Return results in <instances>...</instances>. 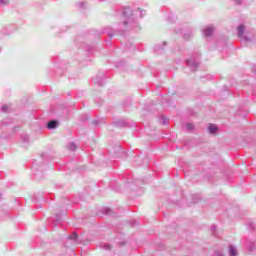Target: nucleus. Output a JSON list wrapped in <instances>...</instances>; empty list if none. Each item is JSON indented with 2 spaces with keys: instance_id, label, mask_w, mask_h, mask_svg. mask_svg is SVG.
I'll list each match as a JSON object with an SVG mask.
<instances>
[{
  "instance_id": "nucleus-6",
  "label": "nucleus",
  "mask_w": 256,
  "mask_h": 256,
  "mask_svg": "<svg viewBox=\"0 0 256 256\" xmlns=\"http://www.w3.org/2000/svg\"><path fill=\"white\" fill-rule=\"evenodd\" d=\"M69 239H77V232H73Z\"/></svg>"
},
{
  "instance_id": "nucleus-7",
  "label": "nucleus",
  "mask_w": 256,
  "mask_h": 256,
  "mask_svg": "<svg viewBox=\"0 0 256 256\" xmlns=\"http://www.w3.org/2000/svg\"><path fill=\"white\" fill-rule=\"evenodd\" d=\"M186 129H188V131H191V129H193V124H187Z\"/></svg>"
},
{
  "instance_id": "nucleus-3",
  "label": "nucleus",
  "mask_w": 256,
  "mask_h": 256,
  "mask_svg": "<svg viewBox=\"0 0 256 256\" xmlns=\"http://www.w3.org/2000/svg\"><path fill=\"white\" fill-rule=\"evenodd\" d=\"M245 31V26H239L238 27V35L239 37H243V32Z\"/></svg>"
},
{
  "instance_id": "nucleus-1",
  "label": "nucleus",
  "mask_w": 256,
  "mask_h": 256,
  "mask_svg": "<svg viewBox=\"0 0 256 256\" xmlns=\"http://www.w3.org/2000/svg\"><path fill=\"white\" fill-rule=\"evenodd\" d=\"M47 127H48V129H55V127H57V121L52 120V121L48 122Z\"/></svg>"
},
{
  "instance_id": "nucleus-8",
  "label": "nucleus",
  "mask_w": 256,
  "mask_h": 256,
  "mask_svg": "<svg viewBox=\"0 0 256 256\" xmlns=\"http://www.w3.org/2000/svg\"><path fill=\"white\" fill-rule=\"evenodd\" d=\"M1 3H3L4 5H7V3H9V0H1Z\"/></svg>"
},
{
  "instance_id": "nucleus-5",
  "label": "nucleus",
  "mask_w": 256,
  "mask_h": 256,
  "mask_svg": "<svg viewBox=\"0 0 256 256\" xmlns=\"http://www.w3.org/2000/svg\"><path fill=\"white\" fill-rule=\"evenodd\" d=\"M213 33V28H207L206 30H205V35L207 36V37H209V35H211Z\"/></svg>"
},
{
  "instance_id": "nucleus-2",
  "label": "nucleus",
  "mask_w": 256,
  "mask_h": 256,
  "mask_svg": "<svg viewBox=\"0 0 256 256\" xmlns=\"http://www.w3.org/2000/svg\"><path fill=\"white\" fill-rule=\"evenodd\" d=\"M208 131L209 133H215V131H217V127L214 124H210L208 126Z\"/></svg>"
},
{
  "instance_id": "nucleus-4",
  "label": "nucleus",
  "mask_w": 256,
  "mask_h": 256,
  "mask_svg": "<svg viewBox=\"0 0 256 256\" xmlns=\"http://www.w3.org/2000/svg\"><path fill=\"white\" fill-rule=\"evenodd\" d=\"M229 251L231 256H237V250H235V247L230 246Z\"/></svg>"
}]
</instances>
